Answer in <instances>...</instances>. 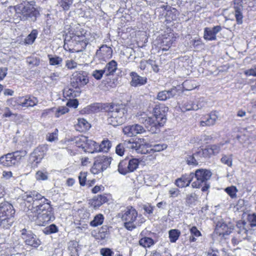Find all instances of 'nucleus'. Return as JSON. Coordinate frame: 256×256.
I'll return each instance as SVG.
<instances>
[{"mask_svg": "<svg viewBox=\"0 0 256 256\" xmlns=\"http://www.w3.org/2000/svg\"><path fill=\"white\" fill-rule=\"evenodd\" d=\"M22 198L28 202H32V208L29 209L28 214L30 218L36 220L38 225L44 226L54 220L50 202L39 192L35 190L27 192Z\"/></svg>", "mask_w": 256, "mask_h": 256, "instance_id": "1", "label": "nucleus"}, {"mask_svg": "<svg viewBox=\"0 0 256 256\" xmlns=\"http://www.w3.org/2000/svg\"><path fill=\"white\" fill-rule=\"evenodd\" d=\"M168 108L164 105H156L152 110V116L148 117L144 114L136 116L138 122L144 124L148 130L152 133H157L166 121V114Z\"/></svg>", "mask_w": 256, "mask_h": 256, "instance_id": "2", "label": "nucleus"}, {"mask_svg": "<svg viewBox=\"0 0 256 256\" xmlns=\"http://www.w3.org/2000/svg\"><path fill=\"white\" fill-rule=\"evenodd\" d=\"M121 218L124 227L130 231L140 226L145 222V219L141 216H138L137 210L131 206L126 207L122 212Z\"/></svg>", "mask_w": 256, "mask_h": 256, "instance_id": "3", "label": "nucleus"}, {"mask_svg": "<svg viewBox=\"0 0 256 256\" xmlns=\"http://www.w3.org/2000/svg\"><path fill=\"white\" fill-rule=\"evenodd\" d=\"M128 110L122 105H116L112 108L108 112V124L116 126L122 125L126 120Z\"/></svg>", "mask_w": 256, "mask_h": 256, "instance_id": "4", "label": "nucleus"}, {"mask_svg": "<svg viewBox=\"0 0 256 256\" xmlns=\"http://www.w3.org/2000/svg\"><path fill=\"white\" fill-rule=\"evenodd\" d=\"M14 8L18 16L21 20H26L30 18L32 20H35L38 12L34 8L32 4L28 2H24L17 4L14 7Z\"/></svg>", "mask_w": 256, "mask_h": 256, "instance_id": "5", "label": "nucleus"}, {"mask_svg": "<svg viewBox=\"0 0 256 256\" xmlns=\"http://www.w3.org/2000/svg\"><path fill=\"white\" fill-rule=\"evenodd\" d=\"M26 154V150H18L4 154L0 157V164L6 167L18 165Z\"/></svg>", "mask_w": 256, "mask_h": 256, "instance_id": "6", "label": "nucleus"}, {"mask_svg": "<svg viewBox=\"0 0 256 256\" xmlns=\"http://www.w3.org/2000/svg\"><path fill=\"white\" fill-rule=\"evenodd\" d=\"M15 210L12 204L8 202H4L0 204V218H4L8 220L6 226H4L6 228H9L14 220H12L15 214Z\"/></svg>", "mask_w": 256, "mask_h": 256, "instance_id": "7", "label": "nucleus"}, {"mask_svg": "<svg viewBox=\"0 0 256 256\" xmlns=\"http://www.w3.org/2000/svg\"><path fill=\"white\" fill-rule=\"evenodd\" d=\"M194 174L196 180L192 183V186L194 188L201 187L204 182H206L212 176L210 170L203 168L196 170Z\"/></svg>", "mask_w": 256, "mask_h": 256, "instance_id": "8", "label": "nucleus"}, {"mask_svg": "<svg viewBox=\"0 0 256 256\" xmlns=\"http://www.w3.org/2000/svg\"><path fill=\"white\" fill-rule=\"evenodd\" d=\"M22 238L25 244L34 248H36L41 244V241L30 230L24 228L21 230Z\"/></svg>", "mask_w": 256, "mask_h": 256, "instance_id": "9", "label": "nucleus"}, {"mask_svg": "<svg viewBox=\"0 0 256 256\" xmlns=\"http://www.w3.org/2000/svg\"><path fill=\"white\" fill-rule=\"evenodd\" d=\"M47 150L48 146L45 145L40 146L36 148L30 156V162L36 166L40 162Z\"/></svg>", "mask_w": 256, "mask_h": 256, "instance_id": "10", "label": "nucleus"}, {"mask_svg": "<svg viewBox=\"0 0 256 256\" xmlns=\"http://www.w3.org/2000/svg\"><path fill=\"white\" fill-rule=\"evenodd\" d=\"M233 230V226L229 224H228L223 221L218 222L216 226L214 232L219 236L226 238Z\"/></svg>", "mask_w": 256, "mask_h": 256, "instance_id": "11", "label": "nucleus"}, {"mask_svg": "<svg viewBox=\"0 0 256 256\" xmlns=\"http://www.w3.org/2000/svg\"><path fill=\"white\" fill-rule=\"evenodd\" d=\"M237 226L238 230L232 239V243L234 246L238 244L244 240L248 239V240H250V239L248 238V230L244 227V224H238Z\"/></svg>", "mask_w": 256, "mask_h": 256, "instance_id": "12", "label": "nucleus"}, {"mask_svg": "<svg viewBox=\"0 0 256 256\" xmlns=\"http://www.w3.org/2000/svg\"><path fill=\"white\" fill-rule=\"evenodd\" d=\"M175 38L174 34L171 32L162 35L160 40V50L162 52L168 50L175 40Z\"/></svg>", "mask_w": 256, "mask_h": 256, "instance_id": "13", "label": "nucleus"}, {"mask_svg": "<svg viewBox=\"0 0 256 256\" xmlns=\"http://www.w3.org/2000/svg\"><path fill=\"white\" fill-rule=\"evenodd\" d=\"M122 132L125 135L132 136L144 132L145 130L142 126L136 124L124 126L123 128Z\"/></svg>", "mask_w": 256, "mask_h": 256, "instance_id": "14", "label": "nucleus"}, {"mask_svg": "<svg viewBox=\"0 0 256 256\" xmlns=\"http://www.w3.org/2000/svg\"><path fill=\"white\" fill-rule=\"evenodd\" d=\"M112 50L106 44L102 46L96 52V56L100 60L106 61L112 57Z\"/></svg>", "mask_w": 256, "mask_h": 256, "instance_id": "15", "label": "nucleus"}, {"mask_svg": "<svg viewBox=\"0 0 256 256\" xmlns=\"http://www.w3.org/2000/svg\"><path fill=\"white\" fill-rule=\"evenodd\" d=\"M222 30L220 26H216L213 28H205L204 29V38L207 40H216V34Z\"/></svg>", "mask_w": 256, "mask_h": 256, "instance_id": "16", "label": "nucleus"}, {"mask_svg": "<svg viewBox=\"0 0 256 256\" xmlns=\"http://www.w3.org/2000/svg\"><path fill=\"white\" fill-rule=\"evenodd\" d=\"M178 93L176 87H172L168 90H162L158 92L156 98L160 101H166L167 100L174 98Z\"/></svg>", "mask_w": 256, "mask_h": 256, "instance_id": "17", "label": "nucleus"}, {"mask_svg": "<svg viewBox=\"0 0 256 256\" xmlns=\"http://www.w3.org/2000/svg\"><path fill=\"white\" fill-rule=\"evenodd\" d=\"M194 178V172H190V174H184L180 178H178L176 180L175 184L180 188L188 186Z\"/></svg>", "mask_w": 256, "mask_h": 256, "instance_id": "18", "label": "nucleus"}, {"mask_svg": "<svg viewBox=\"0 0 256 256\" xmlns=\"http://www.w3.org/2000/svg\"><path fill=\"white\" fill-rule=\"evenodd\" d=\"M218 116L216 112H212L210 114L202 118L200 126H212L216 124Z\"/></svg>", "mask_w": 256, "mask_h": 256, "instance_id": "19", "label": "nucleus"}, {"mask_svg": "<svg viewBox=\"0 0 256 256\" xmlns=\"http://www.w3.org/2000/svg\"><path fill=\"white\" fill-rule=\"evenodd\" d=\"M130 76L132 77L130 84L133 86H140L146 83L147 78L146 77L140 76L135 72H132Z\"/></svg>", "mask_w": 256, "mask_h": 256, "instance_id": "20", "label": "nucleus"}, {"mask_svg": "<svg viewBox=\"0 0 256 256\" xmlns=\"http://www.w3.org/2000/svg\"><path fill=\"white\" fill-rule=\"evenodd\" d=\"M22 97L23 98L22 103H21V106L22 107H34L38 102L37 98L32 95H26Z\"/></svg>", "mask_w": 256, "mask_h": 256, "instance_id": "21", "label": "nucleus"}, {"mask_svg": "<svg viewBox=\"0 0 256 256\" xmlns=\"http://www.w3.org/2000/svg\"><path fill=\"white\" fill-rule=\"evenodd\" d=\"M132 148L131 140H124L119 144L116 148V152L117 154L122 156L124 152L127 150H130Z\"/></svg>", "mask_w": 256, "mask_h": 256, "instance_id": "22", "label": "nucleus"}, {"mask_svg": "<svg viewBox=\"0 0 256 256\" xmlns=\"http://www.w3.org/2000/svg\"><path fill=\"white\" fill-rule=\"evenodd\" d=\"M75 80L78 84L80 86H84L89 82L88 76L84 72H80L74 76Z\"/></svg>", "mask_w": 256, "mask_h": 256, "instance_id": "23", "label": "nucleus"}, {"mask_svg": "<svg viewBox=\"0 0 256 256\" xmlns=\"http://www.w3.org/2000/svg\"><path fill=\"white\" fill-rule=\"evenodd\" d=\"M87 35L84 32V34H82L78 36H72V39L76 42L77 44H79L82 48L84 49L89 43V40L86 38Z\"/></svg>", "mask_w": 256, "mask_h": 256, "instance_id": "24", "label": "nucleus"}, {"mask_svg": "<svg viewBox=\"0 0 256 256\" xmlns=\"http://www.w3.org/2000/svg\"><path fill=\"white\" fill-rule=\"evenodd\" d=\"M90 127V124L88 122L83 118L78 119V122L75 125V128L77 131L84 132L88 130Z\"/></svg>", "mask_w": 256, "mask_h": 256, "instance_id": "25", "label": "nucleus"}, {"mask_svg": "<svg viewBox=\"0 0 256 256\" xmlns=\"http://www.w3.org/2000/svg\"><path fill=\"white\" fill-rule=\"evenodd\" d=\"M108 199L105 195H98L95 196L91 200L92 206L96 208H99L104 203L107 202Z\"/></svg>", "mask_w": 256, "mask_h": 256, "instance_id": "26", "label": "nucleus"}, {"mask_svg": "<svg viewBox=\"0 0 256 256\" xmlns=\"http://www.w3.org/2000/svg\"><path fill=\"white\" fill-rule=\"evenodd\" d=\"M100 148L98 147V144L96 142L88 140L86 142V148L84 150L90 153H94L100 152Z\"/></svg>", "mask_w": 256, "mask_h": 256, "instance_id": "27", "label": "nucleus"}, {"mask_svg": "<svg viewBox=\"0 0 256 256\" xmlns=\"http://www.w3.org/2000/svg\"><path fill=\"white\" fill-rule=\"evenodd\" d=\"M117 70V63L114 60H112L108 64H106L104 70L105 72V75L106 76H108L110 75H112L116 70Z\"/></svg>", "mask_w": 256, "mask_h": 256, "instance_id": "28", "label": "nucleus"}, {"mask_svg": "<svg viewBox=\"0 0 256 256\" xmlns=\"http://www.w3.org/2000/svg\"><path fill=\"white\" fill-rule=\"evenodd\" d=\"M88 140V137L82 135L75 137L72 140V141L76 144L78 147L82 148L84 150L86 148V146Z\"/></svg>", "mask_w": 256, "mask_h": 256, "instance_id": "29", "label": "nucleus"}, {"mask_svg": "<svg viewBox=\"0 0 256 256\" xmlns=\"http://www.w3.org/2000/svg\"><path fill=\"white\" fill-rule=\"evenodd\" d=\"M68 250L70 256H78L79 248L78 242L70 241L68 244Z\"/></svg>", "mask_w": 256, "mask_h": 256, "instance_id": "30", "label": "nucleus"}, {"mask_svg": "<svg viewBox=\"0 0 256 256\" xmlns=\"http://www.w3.org/2000/svg\"><path fill=\"white\" fill-rule=\"evenodd\" d=\"M139 244L145 248H149L154 246L156 242L150 238L144 236L139 240Z\"/></svg>", "mask_w": 256, "mask_h": 256, "instance_id": "31", "label": "nucleus"}, {"mask_svg": "<svg viewBox=\"0 0 256 256\" xmlns=\"http://www.w3.org/2000/svg\"><path fill=\"white\" fill-rule=\"evenodd\" d=\"M118 171L120 174L123 175H126L130 172L128 159L120 161L118 166Z\"/></svg>", "mask_w": 256, "mask_h": 256, "instance_id": "32", "label": "nucleus"}, {"mask_svg": "<svg viewBox=\"0 0 256 256\" xmlns=\"http://www.w3.org/2000/svg\"><path fill=\"white\" fill-rule=\"evenodd\" d=\"M22 98V96L10 98L7 101L8 104L15 109L18 108V106H21Z\"/></svg>", "mask_w": 256, "mask_h": 256, "instance_id": "33", "label": "nucleus"}, {"mask_svg": "<svg viewBox=\"0 0 256 256\" xmlns=\"http://www.w3.org/2000/svg\"><path fill=\"white\" fill-rule=\"evenodd\" d=\"M190 236L189 237V240L190 242H195L196 240V238L202 236L201 232L195 226H192L190 230Z\"/></svg>", "mask_w": 256, "mask_h": 256, "instance_id": "34", "label": "nucleus"}, {"mask_svg": "<svg viewBox=\"0 0 256 256\" xmlns=\"http://www.w3.org/2000/svg\"><path fill=\"white\" fill-rule=\"evenodd\" d=\"M49 59V64L52 66H61L62 63V58L58 56H52L50 54L48 55Z\"/></svg>", "mask_w": 256, "mask_h": 256, "instance_id": "35", "label": "nucleus"}, {"mask_svg": "<svg viewBox=\"0 0 256 256\" xmlns=\"http://www.w3.org/2000/svg\"><path fill=\"white\" fill-rule=\"evenodd\" d=\"M234 16L237 22V24H240L242 23L243 16L242 12V6H238L234 7Z\"/></svg>", "mask_w": 256, "mask_h": 256, "instance_id": "36", "label": "nucleus"}, {"mask_svg": "<svg viewBox=\"0 0 256 256\" xmlns=\"http://www.w3.org/2000/svg\"><path fill=\"white\" fill-rule=\"evenodd\" d=\"M38 34V32L36 30H33L31 32L30 34L24 40V42L27 44H32L35 40L37 38Z\"/></svg>", "mask_w": 256, "mask_h": 256, "instance_id": "37", "label": "nucleus"}, {"mask_svg": "<svg viewBox=\"0 0 256 256\" xmlns=\"http://www.w3.org/2000/svg\"><path fill=\"white\" fill-rule=\"evenodd\" d=\"M104 220V216L102 214H96L94 220L90 222V224L92 226L96 227L102 224Z\"/></svg>", "mask_w": 256, "mask_h": 256, "instance_id": "38", "label": "nucleus"}, {"mask_svg": "<svg viewBox=\"0 0 256 256\" xmlns=\"http://www.w3.org/2000/svg\"><path fill=\"white\" fill-rule=\"evenodd\" d=\"M104 170V168H103L101 164L99 162L98 158H96L94 161L93 166L91 168V172L92 174H96L103 172Z\"/></svg>", "mask_w": 256, "mask_h": 256, "instance_id": "39", "label": "nucleus"}, {"mask_svg": "<svg viewBox=\"0 0 256 256\" xmlns=\"http://www.w3.org/2000/svg\"><path fill=\"white\" fill-rule=\"evenodd\" d=\"M232 154L228 155L222 154L220 162L228 166L229 167H232Z\"/></svg>", "mask_w": 256, "mask_h": 256, "instance_id": "40", "label": "nucleus"}, {"mask_svg": "<svg viewBox=\"0 0 256 256\" xmlns=\"http://www.w3.org/2000/svg\"><path fill=\"white\" fill-rule=\"evenodd\" d=\"M169 238L171 242H175L180 236V232L176 229L170 230L168 232Z\"/></svg>", "mask_w": 256, "mask_h": 256, "instance_id": "41", "label": "nucleus"}, {"mask_svg": "<svg viewBox=\"0 0 256 256\" xmlns=\"http://www.w3.org/2000/svg\"><path fill=\"white\" fill-rule=\"evenodd\" d=\"M112 146L111 142L108 140H103L100 144H98L100 152H108Z\"/></svg>", "mask_w": 256, "mask_h": 256, "instance_id": "42", "label": "nucleus"}, {"mask_svg": "<svg viewBox=\"0 0 256 256\" xmlns=\"http://www.w3.org/2000/svg\"><path fill=\"white\" fill-rule=\"evenodd\" d=\"M98 160L101 164L104 170H106V168L110 165L111 162V158H108L106 156H99L98 158Z\"/></svg>", "mask_w": 256, "mask_h": 256, "instance_id": "43", "label": "nucleus"}, {"mask_svg": "<svg viewBox=\"0 0 256 256\" xmlns=\"http://www.w3.org/2000/svg\"><path fill=\"white\" fill-rule=\"evenodd\" d=\"M73 2L74 0H58V4L64 10L67 11L70 10Z\"/></svg>", "mask_w": 256, "mask_h": 256, "instance_id": "44", "label": "nucleus"}, {"mask_svg": "<svg viewBox=\"0 0 256 256\" xmlns=\"http://www.w3.org/2000/svg\"><path fill=\"white\" fill-rule=\"evenodd\" d=\"M167 144H160L151 146V148L150 149V154L154 153V152H159L162 151L167 148Z\"/></svg>", "mask_w": 256, "mask_h": 256, "instance_id": "45", "label": "nucleus"}, {"mask_svg": "<svg viewBox=\"0 0 256 256\" xmlns=\"http://www.w3.org/2000/svg\"><path fill=\"white\" fill-rule=\"evenodd\" d=\"M148 148V146L140 145L137 146L136 147L132 148L131 150L132 151L135 150L136 152L138 154H150V149H147Z\"/></svg>", "mask_w": 256, "mask_h": 256, "instance_id": "46", "label": "nucleus"}, {"mask_svg": "<svg viewBox=\"0 0 256 256\" xmlns=\"http://www.w3.org/2000/svg\"><path fill=\"white\" fill-rule=\"evenodd\" d=\"M202 106L199 107L198 105H196L191 104L190 102H188L184 104L182 108V112L188 111V110H196L200 108Z\"/></svg>", "mask_w": 256, "mask_h": 256, "instance_id": "47", "label": "nucleus"}, {"mask_svg": "<svg viewBox=\"0 0 256 256\" xmlns=\"http://www.w3.org/2000/svg\"><path fill=\"white\" fill-rule=\"evenodd\" d=\"M139 164V160L137 158L128 160V166L130 172H133L138 168Z\"/></svg>", "mask_w": 256, "mask_h": 256, "instance_id": "48", "label": "nucleus"}, {"mask_svg": "<svg viewBox=\"0 0 256 256\" xmlns=\"http://www.w3.org/2000/svg\"><path fill=\"white\" fill-rule=\"evenodd\" d=\"M35 178L38 180H46L48 179V172L46 171L38 170L35 175Z\"/></svg>", "mask_w": 256, "mask_h": 256, "instance_id": "49", "label": "nucleus"}, {"mask_svg": "<svg viewBox=\"0 0 256 256\" xmlns=\"http://www.w3.org/2000/svg\"><path fill=\"white\" fill-rule=\"evenodd\" d=\"M182 86L186 90H191L196 88L194 82L190 80H185L182 83Z\"/></svg>", "mask_w": 256, "mask_h": 256, "instance_id": "50", "label": "nucleus"}, {"mask_svg": "<svg viewBox=\"0 0 256 256\" xmlns=\"http://www.w3.org/2000/svg\"><path fill=\"white\" fill-rule=\"evenodd\" d=\"M225 192L232 198H234L236 196L238 189L235 186H230L225 188Z\"/></svg>", "mask_w": 256, "mask_h": 256, "instance_id": "51", "label": "nucleus"}, {"mask_svg": "<svg viewBox=\"0 0 256 256\" xmlns=\"http://www.w3.org/2000/svg\"><path fill=\"white\" fill-rule=\"evenodd\" d=\"M58 231V227L54 224H52L50 226H46L43 230L44 232L46 234L55 233Z\"/></svg>", "mask_w": 256, "mask_h": 256, "instance_id": "52", "label": "nucleus"}, {"mask_svg": "<svg viewBox=\"0 0 256 256\" xmlns=\"http://www.w3.org/2000/svg\"><path fill=\"white\" fill-rule=\"evenodd\" d=\"M132 148L136 147L137 146L146 145L149 146L148 140L145 138H138L136 141H131Z\"/></svg>", "mask_w": 256, "mask_h": 256, "instance_id": "53", "label": "nucleus"}, {"mask_svg": "<svg viewBox=\"0 0 256 256\" xmlns=\"http://www.w3.org/2000/svg\"><path fill=\"white\" fill-rule=\"evenodd\" d=\"M198 197L195 193H191L186 195V202L189 205L194 204L197 200Z\"/></svg>", "mask_w": 256, "mask_h": 256, "instance_id": "54", "label": "nucleus"}, {"mask_svg": "<svg viewBox=\"0 0 256 256\" xmlns=\"http://www.w3.org/2000/svg\"><path fill=\"white\" fill-rule=\"evenodd\" d=\"M104 74H105V72L104 69L95 70L92 74V76L97 80H100Z\"/></svg>", "mask_w": 256, "mask_h": 256, "instance_id": "55", "label": "nucleus"}, {"mask_svg": "<svg viewBox=\"0 0 256 256\" xmlns=\"http://www.w3.org/2000/svg\"><path fill=\"white\" fill-rule=\"evenodd\" d=\"M68 108L66 106H60L56 108L55 112V116L56 118L60 117L61 115L64 114L68 112Z\"/></svg>", "mask_w": 256, "mask_h": 256, "instance_id": "56", "label": "nucleus"}, {"mask_svg": "<svg viewBox=\"0 0 256 256\" xmlns=\"http://www.w3.org/2000/svg\"><path fill=\"white\" fill-rule=\"evenodd\" d=\"M86 176L87 172H80L78 180L81 186H84L86 185Z\"/></svg>", "mask_w": 256, "mask_h": 256, "instance_id": "57", "label": "nucleus"}, {"mask_svg": "<svg viewBox=\"0 0 256 256\" xmlns=\"http://www.w3.org/2000/svg\"><path fill=\"white\" fill-rule=\"evenodd\" d=\"M78 64L74 60H68L66 61V67L68 70H72L76 68Z\"/></svg>", "mask_w": 256, "mask_h": 256, "instance_id": "58", "label": "nucleus"}, {"mask_svg": "<svg viewBox=\"0 0 256 256\" xmlns=\"http://www.w3.org/2000/svg\"><path fill=\"white\" fill-rule=\"evenodd\" d=\"M248 220L252 227L256 226V213L248 214Z\"/></svg>", "mask_w": 256, "mask_h": 256, "instance_id": "59", "label": "nucleus"}, {"mask_svg": "<svg viewBox=\"0 0 256 256\" xmlns=\"http://www.w3.org/2000/svg\"><path fill=\"white\" fill-rule=\"evenodd\" d=\"M46 140L52 142L58 140V130L56 129L55 131L52 133L48 134L46 136Z\"/></svg>", "mask_w": 256, "mask_h": 256, "instance_id": "60", "label": "nucleus"}, {"mask_svg": "<svg viewBox=\"0 0 256 256\" xmlns=\"http://www.w3.org/2000/svg\"><path fill=\"white\" fill-rule=\"evenodd\" d=\"M186 160L188 165L197 166L198 164V162L195 159L194 155L188 156L186 158Z\"/></svg>", "mask_w": 256, "mask_h": 256, "instance_id": "61", "label": "nucleus"}, {"mask_svg": "<svg viewBox=\"0 0 256 256\" xmlns=\"http://www.w3.org/2000/svg\"><path fill=\"white\" fill-rule=\"evenodd\" d=\"M26 62L28 64L33 66H38L40 63V60L36 58H28Z\"/></svg>", "mask_w": 256, "mask_h": 256, "instance_id": "62", "label": "nucleus"}, {"mask_svg": "<svg viewBox=\"0 0 256 256\" xmlns=\"http://www.w3.org/2000/svg\"><path fill=\"white\" fill-rule=\"evenodd\" d=\"M100 253L102 256H112L113 252L108 248H103L100 250Z\"/></svg>", "mask_w": 256, "mask_h": 256, "instance_id": "63", "label": "nucleus"}, {"mask_svg": "<svg viewBox=\"0 0 256 256\" xmlns=\"http://www.w3.org/2000/svg\"><path fill=\"white\" fill-rule=\"evenodd\" d=\"M244 74L246 76H256V68H252L244 72Z\"/></svg>", "mask_w": 256, "mask_h": 256, "instance_id": "64", "label": "nucleus"}]
</instances>
